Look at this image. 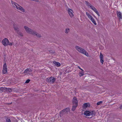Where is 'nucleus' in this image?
Returning <instances> with one entry per match:
<instances>
[{
	"instance_id": "1",
	"label": "nucleus",
	"mask_w": 122,
	"mask_h": 122,
	"mask_svg": "<svg viewBox=\"0 0 122 122\" xmlns=\"http://www.w3.org/2000/svg\"><path fill=\"white\" fill-rule=\"evenodd\" d=\"M24 28L25 31L27 33L38 37L41 38V35L37 33L35 31L29 28L27 26H25Z\"/></svg>"
},
{
	"instance_id": "2",
	"label": "nucleus",
	"mask_w": 122,
	"mask_h": 122,
	"mask_svg": "<svg viewBox=\"0 0 122 122\" xmlns=\"http://www.w3.org/2000/svg\"><path fill=\"white\" fill-rule=\"evenodd\" d=\"M11 3L12 4H14L15 6H14L15 7L19 10L21 11L24 12H25V10L24 8L22 6H20L19 5L16 3V2H14L12 1H11Z\"/></svg>"
},
{
	"instance_id": "3",
	"label": "nucleus",
	"mask_w": 122,
	"mask_h": 122,
	"mask_svg": "<svg viewBox=\"0 0 122 122\" xmlns=\"http://www.w3.org/2000/svg\"><path fill=\"white\" fill-rule=\"evenodd\" d=\"M75 48L80 53L85 54L86 56H88V54L87 52L83 49L78 46H76Z\"/></svg>"
},
{
	"instance_id": "4",
	"label": "nucleus",
	"mask_w": 122,
	"mask_h": 122,
	"mask_svg": "<svg viewBox=\"0 0 122 122\" xmlns=\"http://www.w3.org/2000/svg\"><path fill=\"white\" fill-rule=\"evenodd\" d=\"M56 78L54 77L51 76L49 78H47L46 80L47 82H48L49 83H53L55 81Z\"/></svg>"
},
{
	"instance_id": "5",
	"label": "nucleus",
	"mask_w": 122,
	"mask_h": 122,
	"mask_svg": "<svg viewBox=\"0 0 122 122\" xmlns=\"http://www.w3.org/2000/svg\"><path fill=\"white\" fill-rule=\"evenodd\" d=\"M3 44L5 46L8 45V43H9V41L7 39L5 38L2 41Z\"/></svg>"
},
{
	"instance_id": "6",
	"label": "nucleus",
	"mask_w": 122,
	"mask_h": 122,
	"mask_svg": "<svg viewBox=\"0 0 122 122\" xmlns=\"http://www.w3.org/2000/svg\"><path fill=\"white\" fill-rule=\"evenodd\" d=\"M90 7L92 10H93L99 16H100L99 13L98 12L97 10L95 7L91 5H90Z\"/></svg>"
},
{
	"instance_id": "7",
	"label": "nucleus",
	"mask_w": 122,
	"mask_h": 122,
	"mask_svg": "<svg viewBox=\"0 0 122 122\" xmlns=\"http://www.w3.org/2000/svg\"><path fill=\"white\" fill-rule=\"evenodd\" d=\"M73 105L77 106L78 105V101L76 97H73L72 100Z\"/></svg>"
},
{
	"instance_id": "8",
	"label": "nucleus",
	"mask_w": 122,
	"mask_h": 122,
	"mask_svg": "<svg viewBox=\"0 0 122 122\" xmlns=\"http://www.w3.org/2000/svg\"><path fill=\"white\" fill-rule=\"evenodd\" d=\"M33 70L31 69L30 68H28L26 69L24 71V73H26L27 74H29V73L32 72Z\"/></svg>"
},
{
	"instance_id": "9",
	"label": "nucleus",
	"mask_w": 122,
	"mask_h": 122,
	"mask_svg": "<svg viewBox=\"0 0 122 122\" xmlns=\"http://www.w3.org/2000/svg\"><path fill=\"white\" fill-rule=\"evenodd\" d=\"M13 27L15 30L16 33L19 31L20 30L18 25L15 24L14 25Z\"/></svg>"
},
{
	"instance_id": "10",
	"label": "nucleus",
	"mask_w": 122,
	"mask_h": 122,
	"mask_svg": "<svg viewBox=\"0 0 122 122\" xmlns=\"http://www.w3.org/2000/svg\"><path fill=\"white\" fill-rule=\"evenodd\" d=\"M117 17L119 19V20H121L122 19V15L121 12L117 11Z\"/></svg>"
},
{
	"instance_id": "11",
	"label": "nucleus",
	"mask_w": 122,
	"mask_h": 122,
	"mask_svg": "<svg viewBox=\"0 0 122 122\" xmlns=\"http://www.w3.org/2000/svg\"><path fill=\"white\" fill-rule=\"evenodd\" d=\"M100 57L101 62L102 64L104 62L103 56L101 52L100 54Z\"/></svg>"
},
{
	"instance_id": "12",
	"label": "nucleus",
	"mask_w": 122,
	"mask_h": 122,
	"mask_svg": "<svg viewBox=\"0 0 122 122\" xmlns=\"http://www.w3.org/2000/svg\"><path fill=\"white\" fill-rule=\"evenodd\" d=\"M72 10L70 9H69L68 10V13L71 17H72L73 16V15L72 13Z\"/></svg>"
},
{
	"instance_id": "13",
	"label": "nucleus",
	"mask_w": 122,
	"mask_h": 122,
	"mask_svg": "<svg viewBox=\"0 0 122 122\" xmlns=\"http://www.w3.org/2000/svg\"><path fill=\"white\" fill-rule=\"evenodd\" d=\"M84 114L86 116H89L91 115L90 111H86L84 112Z\"/></svg>"
},
{
	"instance_id": "14",
	"label": "nucleus",
	"mask_w": 122,
	"mask_h": 122,
	"mask_svg": "<svg viewBox=\"0 0 122 122\" xmlns=\"http://www.w3.org/2000/svg\"><path fill=\"white\" fill-rule=\"evenodd\" d=\"M66 109H64L62 110L60 113V115L61 117L65 113H66Z\"/></svg>"
},
{
	"instance_id": "15",
	"label": "nucleus",
	"mask_w": 122,
	"mask_h": 122,
	"mask_svg": "<svg viewBox=\"0 0 122 122\" xmlns=\"http://www.w3.org/2000/svg\"><path fill=\"white\" fill-rule=\"evenodd\" d=\"M91 115H92V116L94 117L96 115V112L95 111H90Z\"/></svg>"
},
{
	"instance_id": "16",
	"label": "nucleus",
	"mask_w": 122,
	"mask_h": 122,
	"mask_svg": "<svg viewBox=\"0 0 122 122\" xmlns=\"http://www.w3.org/2000/svg\"><path fill=\"white\" fill-rule=\"evenodd\" d=\"M6 88L5 87H0V92H4Z\"/></svg>"
},
{
	"instance_id": "17",
	"label": "nucleus",
	"mask_w": 122,
	"mask_h": 122,
	"mask_svg": "<svg viewBox=\"0 0 122 122\" xmlns=\"http://www.w3.org/2000/svg\"><path fill=\"white\" fill-rule=\"evenodd\" d=\"M4 63L3 66V69H7V66L6 62H4Z\"/></svg>"
},
{
	"instance_id": "18",
	"label": "nucleus",
	"mask_w": 122,
	"mask_h": 122,
	"mask_svg": "<svg viewBox=\"0 0 122 122\" xmlns=\"http://www.w3.org/2000/svg\"><path fill=\"white\" fill-rule=\"evenodd\" d=\"M90 19L91 21L95 25H97V23L96 22L95 20L93 17L92 18H92H91Z\"/></svg>"
},
{
	"instance_id": "19",
	"label": "nucleus",
	"mask_w": 122,
	"mask_h": 122,
	"mask_svg": "<svg viewBox=\"0 0 122 122\" xmlns=\"http://www.w3.org/2000/svg\"><path fill=\"white\" fill-rule=\"evenodd\" d=\"M53 63L57 66L58 67L59 66L61 65V64L59 63L54 61L53 62Z\"/></svg>"
},
{
	"instance_id": "20",
	"label": "nucleus",
	"mask_w": 122,
	"mask_h": 122,
	"mask_svg": "<svg viewBox=\"0 0 122 122\" xmlns=\"http://www.w3.org/2000/svg\"><path fill=\"white\" fill-rule=\"evenodd\" d=\"M83 107L84 108H86L87 107H89L90 106V104H88L87 103H85L83 104Z\"/></svg>"
},
{
	"instance_id": "21",
	"label": "nucleus",
	"mask_w": 122,
	"mask_h": 122,
	"mask_svg": "<svg viewBox=\"0 0 122 122\" xmlns=\"http://www.w3.org/2000/svg\"><path fill=\"white\" fill-rule=\"evenodd\" d=\"M77 106H75V105H73L71 110L72 111H74L75 110Z\"/></svg>"
},
{
	"instance_id": "22",
	"label": "nucleus",
	"mask_w": 122,
	"mask_h": 122,
	"mask_svg": "<svg viewBox=\"0 0 122 122\" xmlns=\"http://www.w3.org/2000/svg\"><path fill=\"white\" fill-rule=\"evenodd\" d=\"M86 15L88 16V17L90 19L92 17L87 12L86 13Z\"/></svg>"
},
{
	"instance_id": "23",
	"label": "nucleus",
	"mask_w": 122,
	"mask_h": 122,
	"mask_svg": "<svg viewBox=\"0 0 122 122\" xmlns=\"http://www.w3.org/2000/svg\"><path fill=\"white\" fill-rule=\"evenodd\" d=\"M7 69H3L2 73L3 74L6 73L7 72Z\"/></svg>"
},
{
	"instance_id": "24",
	"label": "nucleus",
	"mask_w": 122,
	"mask_h": 122,
	"mask_svg": "<svg viewBox=\"0 0 122 122\" xmlns=\"http://www.w3.org/2000/svg\"><path fill=\"white\" fill-rule=\"evenodd\" d=\"M70 29L69 28H67L66 29L65 32L66 33H68L70 31Z\"/></svg>"
},
{
	"instance_id": "25",
	"label": "nucleus",
	"mask_w": 122,
	"mask_h": 122,
	"mask_svg": "<svg viewBox=\"0 0 122 122\" xmlns=\"http://www.w3.org/2000/svg\"><path fill=\"white\" fill-rule=\"evenodd\" d=\"M84 75V72H83L82 71L81 72L79 73V75L80 77L83 76Z\"/></svg>"
},
{
	"instance_id": "26",
	"label": "nucleus",
	"mask_w": 122,
	"mask_h": 122,
	"mask_svg": "<svg viewBox=\"0 0 122 122\" xmlns=\"http://www.w3.org/2000/svg\"><path fill=\"white\" fill-rule=\"evenodd\" d=\"M6 88V90H8V91L9 92H11L12 91V89L10 88L5 87Z\"/></svg>"
},
{
	"instance_id": "27",
	"label": "nucleus",
	"mask_w": 122,
	"mask_h": 122,
	"mask_svg": "<svg viewBox=\"0 0 122 122\" xmlns=\"http://www.w3.org/2000/svg\"><path fill=\"white\" fill-rule=\"evenodd\" d=\"M17 33L18 34V35L21 36H23L22 33L20 32V31L19 32H17Z\"/></svg>"
},
{
	"instance_id": "28",
	"label": "nucleus",
	"mask_w": 122,
	"mask_h": 122,
	"mask_svg": "<svg viewBox=\"0 0 122 122\" xmlns=\"http://www.w3.org/2000/svg\"><path fill=\"white\" fill-rule=\"evenodd\" d=\"M6 122H11V120L10 118H7L6 119Z\"/></svg>"
},
{
	"instance_id": "29",
	"label": "nucleus",
	"mask_w": 122,
	"mask_h": 122,
	"mask_svg": "<svg viewBox=\"0 0 122 122\" xmlns=\"http://www.w3.org/2000/svg\"><path fill=\"white\" fill-rule=\"evenodd\" d=\"M66 113H67L70 111V109L69 108H67L65 109Z\"/></svg>"
},
{
	"instance_id": "30",
	"label": "nucleus",
	"mask_w": 122,
	"mask_h": 122,
	"mask_svg": "<svg viewBox=\"0 0 122 122\" xmlns=\"http://www.w3.org/2000/svg\"><path fill=\"white\" fill-rule=\"evenodd\" d=\"M49 52L50 53H51L53 54H55V52L52 51L51 50H49Z\"/></svg>"
},
{
	"instance_id": "31",
	"label": "nucleus",
	"mask_w": 122,
	"mask_h": 122,
	"mask_svg": "<svg viewBox=\"0 0 122 122\" xmlns=\"http://www.w3.org/2000/svg\"><path fill=\"white\" fill-rule=\"evenodd\" d=\"M102 103V101H100L99 102H98L97 103V104L98 105H100L101 103Z\"/></svg>"
},
{
	"instance_id": "32",
	"label": "nucleus",
	"mask_w": 122,
	"mask_h": 122,
	"mask_svg": "<svg viewBox=\"0 0 122 122\" xmlns=\"http://www.w3.org/2000/svg\"><path fill=\"white\" fill-rule=\"evenodd\" d=\"M86 5L88 6H90V5H90V3L89 2H88L87 1H86Z\"/></svg>"
},
{
	"instance_id": "33",
	"label": "nucleus",
	"mask_w": 122,
	"mask_h": 122,
	"mask_svg": "<svg viewBox=\"0 0 122 122\" xmlns=\"http://www.w3.org/2000/svg\"><path fill=\"white\" fill-rule=\"evenodd\" d=\"M30 79H28L25 82V83H29L30 81Z\"/></svg>"
},
{
	"instance_id": "34",
	"label": "nucleus",
	"mask_w": 122,
	"mask_h": 122,
	"mask_svg": "<svg viewBox=\"0 0 122 122\" xmlns=\"http://www.w3.org/2000/svg\"><path fill=\"white\" fill-rule=\"evenodd\" d=\"M12 43L11 42H9V43H8V45H9L10 46H12Z\"/></svg>"
},
{
	"instance_id": "35",
	"label": "nucleus",
	"mask_w": 122,
	"mask_h": 122,
	"mask_svg": "<svg viewBox=\"0 0 122 122\" xmlns=\"http://www.w3.org/2000/svg\"><path fill=\"white\" fill-rule=\"evenodd\" d=\"M78 67L79 69H80L82 71H83V72H84V70H83L82 69H81V68H80V67L79 66H78Z\"/></svg>"
},
{
	"instance_id": "36",
	"label": "nucleus",
	"mask_w": 122,
	"mask_h": 122,
	"mask_svg": "<svg viewBox=\"0 0 122 122\" xmlns=\"http://www.w3.org/2000/svg\"><path fill=\"white\" fill-rule=\"evenodd\" d=\"M32 1H34L36 2H38L39 1L38 0H31Z\"/></svg>"
},
{
	"instance_id": "37",
	"label": "nucleus",
	"mask_w": 122,
	"mask_h": 122,
	"mask_svg": "<svg viewBox=\"0 0 122 122\" xmlns=\"http://www.w3.org/2000/svg\"><path fill=\"white\" fill-rule=\"evenodd\" d=\"M119 108L121 109H122V105L120 106Z\"/></svg>"
},
{
	"instance_id": "38",
	"label": "nucleus",
	"mask_w": 122,
	"mask_h": 122,
	"mask_svg": "<svg viewBox=\"0 0 122 122\" xmlns=\"http://www.w3.org/2000/svg\"><path fill=\"white\" fill-rule=\"evenodd\" d=\"M92 117H92H90V118H91Z\"/></svg>"
}]
</instances>
